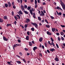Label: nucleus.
<instances>
[{
	"label": "nucleus",
	"instance_id": "obj_1",
	"mask_svg": "<svg viewBox=\"0 0 65 65\" xmlns=\"http://www.w3.org/2000/svg\"><path fill=\"white\" fill-rule=\"evenodd\" d=\"M31 24L33 25V26H35V27L36 28H38V25L36 24V23H33V22H30Z\"/></svg>",
	"mask_w": 65,
	"mask_h": 65
},
{
	"label": "nucleus",
	"instance_id": "obj_15",
	"mask_svg": "<svg viewBox=\"0 0 65 65\" xmlns=\"http://www.w3.org/2000/svg\"><path fill=\"white\" fill-rule=\"evenodd\" d=\"M17 46H16V45H14L13 46H12V47L13 48V49L14 50V47H17Z\"/></svg>",
	"mask_w": 65,
	"mask_h": 65
},
{
	"label": "nucleus",
	"instance_id": "obj_59",
	"mask_svg": "<svg viewBox=\"0 0 65 65\" xmlns=\"http://www.w3.org/2000/svg\"><path fill=\"white\" fill-rule=\"evenodd\" d=\"M19 54L21 56H22V53L21 52H19Z\"/></svg>",
	"mask_w": 65,
	"mask_h": 65
},
{
	"label": "nucleus",
	"instance_id": "obj_2",
	"mask_svg": "<svg viewBox=\"0 0 65 65\" xmlns=\"http://www.w3.org/2000/svg\"><path fill=\"white\" fill-rule=\"evenodd\" d=\"M60 3L63 9L64 10H65V5L64 4V3L63 2H62L61 3Z\"/></svg>",
	"mask_w": 65,
	"mask_h": 65
},
{
	"label": "nucleus",
	"instance_id": "obj_27",
	"mask_svg": "<svg viewBox=\"0 0 65 65\" xmlns=\"http://www.w3.org/2000/svg\"><path fill=\"white\" fill-rule=\"evenodd\" d=\"M19 12V13H20V14H23V12L21 11V10H20Z\"/></svg>",
	"mask_w": 65,
	"mask_h": 65
},
{
	"label": "nucleus",
	"instance_id": "obj_12",
	"mask_svg": "<svg viewBox=\"0 0 65 65\" xmlns=\"http://www.w3.org/2000/svg\"><path fill=\"white\" fill-rule=\"evenodd\" d=\"M36 49H37V47H34L33 48L34 51H35V50H36Z\"/></svg>",
	"mask_w": 65,
	"mask_h": 65
},
{
	"label": "nucleus",
	"instance_id": "obj_33",
	"mask_svg": "<svg viewBox=\"0 0 65 65\" xmlns=\"http://www.w3.org/2000/svg\"><path fill=\"white\" fill-rule=\"evenodd\" d=\"M45 22L46 23H47V24H48V22L47 21V20H46V19L45 20Z\"/></svg>",
	"mask_w": 65,
	"mask_h": 65
},
{
	"label": "nucleus",
	"instance_id": "obj_19",
	"mask_svg": "<svg viewBox=\"0 0 65 65\" xmlns=\"http://www.w3.org/2000/svg\"><path fill=\"white\" fill-rule=\"evenodd\" d=\"M0 22L1 23H3V20L1 18H0Z\"/></svg>",
	"mask_w": 65,
	"mask_h": 65
},
{
	"label": "nucleus",
	"instance_id": "obj_41",
	"mask_svg": "<svg viewBox=\"0 0 65 65\" xmlns=\"http://www.w3.org/2000/svg\"><path fill=\"white\" fill-rule=\"evenodd\" d=\"M60 26L61 27H62L63 28H64V27H65V26L64 25H61Z\"/></svg>",
	"mask_w": 65,
	"mask_h": 65
},
{
	"label": "nucleus",
	"instance_id": "obj_10",
	"mask_svg": "<svg viewBox=\"0 0 65 65\" xmlns=\"http://www.w3.org/2000/svg\"><path fill=\"white\" fill-rule=\"evenodd\" d=\"M4 20H8L7 17L6 16H5L4 17Z\"/></svg>",
	"mask_w": 65,
	"mask_h": 65
},
{
	"label": "nucleus",
	"instance_id": "obj_29",
	"mask_svg": "<svg viewBox=\"0 0 65 65\" xmlns=\"http://www.w3.org/2000/svg\"><path fill=\"white\" fill-rule=\"evenodd\" d=\"M41 13H42V15H43V16H44V13H43V11H41Z\"/></svg>",
	"mask_w": 65,
	"mask_h": 65
},
{
	"label": "nucleus",
	"instance_id": "obj_48",
	"mask_svg": "<svg viewBox=\"0 0 65 65\" xmlns=\"http://www.w3.org/2000/svg\"><path fill=\"white\" fill-rule=\"evenodd\" d=\"M24 8L26 9V8H27V5H25L24 6Z\"/></svg>",
	"mask_w": 65,
	"mask_h": 65
},
{
	"label": "nucleus",
	"instance_id": "obj_43",
	"mask_svg": "<svg viewBox=\"0 0 65 65\" xmlns=\"http://www.w3.org/2000/svg\"><path fill=\"white\" fill-rule=\"evenodd\" d=\"M40 8V9H41V10H43V8L42 7H41Z\"/></svg>",
	"mask_w": 65,
	"mask_h": 65
},
{
	"label": "nucleus",
	"instance_id": "obj_42",
	"mask_svg": "<svg viewBox=\"0 0 65 65\" xmlns=\"http://www.w3.org/2000/svg\"><path fill=\"white\" fill-rule=\"evenodd\" d=\"M56 45L57 47L58 48H59V45H58V44L57 43H56Z\"/></svg>",
	"mask_w": 65,
	"mask_h": 65
},
{
	"label": "nucleus",
	"instance_id": "obj_18",
	"mask_svg": "<svg viewBox=\"0 0 65 65\" xmlns=\"http://www.w3.org/2000/svg\"><path fill=\"white\" fill-rule=\"evenodd\" d=\"M29 46H31L32 45V43L31 42H29Z\"/></svg>",
	"mask_w": 65,
	"mask_h": 65
},
{
	"label": "nucleus",
	"instance_id": "obj_6",
	"mask_svg": "<svg viewBox=\"0 0 65 65\" xmlns=\"http://www.w3.org/2000/svg\"><path fill=\"white\" fill-rule=\"evenodd\" d=\"M3 39L4 40H5V41H7L8 40V39H7L6 38V37L5 36H3Z\"/></svg>",
	"mask_w": 65,
	"mask_h": 65
},
{
	"label": "nucleus",
	"instance_id": "obj_32",
	"mask_svg": "<svg viewBox=\"0 0 65 65\" xmlns=\"http://www.w3.org/2000/svg\"><path fill=\"white\" fill-rule=\"evenodd\" d=\"M24 28H27L28 27V26L27 24H25L24 26Z\"/></svg>",
	"mask_w": 65,
	"mask_h": 65
},
{
	"label": "nucleus",
	"instance_id": "obj_26",
	"mask_svg": "<svg viewBox=\"0 0 65 65\" xmlns=\"http://www.w3.org/2000/svg\"><path fill=\"white\" fill-rule=\"evenodd\" d=\"M31 9V7L30 6H28V7L27 8V10H29L30 9Z\"/></svg>",
	"mask_w": 65,
	"mask_h": 65
},
{
	"label": "nucleus",
	"instance_id": "obj_5",
	"mask_svg": "<svg viewBox=\"0 0 65 65\" xmlns=\"http://www.w3.org/2000/svg\"><path fill=\"white\" fill-rule=\"evenodd\" d=\"M7 4H8V6L9 7H11V4L10 3V2H7Z\"/></svg>",
	"mask_w": 65,
	"mask_h": 65
},
{
	"label": "nucleus",
	"instance_id": "obj_56",
	"mask_svg": "<svg viewBox=\"0 0 65 65\" xmlns=\"http://www.w3.org/2000/svg\"><path fill=\"white\" fill-rule=\"evenodd\" d=\"M18 42H21V40H20L19 39L18 40Z\"/></svg>",
	"mask_w": 65,
	"mask_h": 65
},
{
	"label": "nucleus",
	"instance_id": "obj_54",
	"mask_svg": "<svg viewBox=\"0 0 65 65\" xmlns=\"http://www.w3.org/2000/svg\"><path fill=\"white\" fill-rule=\"evenodd\" d=\"M13 8L14 9L15 8H16V7H15V6H14V5H13Z\"/></svg>",
	"mask_w": 65,
	"mask_h": 65
},
{
	"label": "nucleus",
	"instance_id": "obj_63",
	"mask_svg": "<svg viewBox=\"0 0 65 65\" xmlns=\"http://www.w3.org/2000/svg\"><path fill=\"white\" fill-rule=\"evenodd\" d=\"M42 47L43 49H44V46H43V45H42Z\"/></svg>",
	"mask_w": 65,
	"mask_h": 65
},
{
	"label": "nucleus",
	"instance_id": "obj_25",
	"mask_svg": "<svg viewBox=\"0 0 65 65\" xmlns=\"http://www.w3.org/2000/svg\"><path fill=\"white\" fill-rule=\"evenodd\" d=\"M17 63L19 64H20L21 63V62L20 61H17Z\"/></svg>",
	"mask_w": 65,
	"mask_h": 65
},
{
	"label": "nucleus",
	"instance_id": "obj_28",
	"mask_svg": "<svg viewBox=\"0 0 65 65\" xmlns=\"http://www.w3.org/2000/svg\"><path fill=\"white\" fill-rule=\"evenodd\" d=\"M11 24H8L6 26H7V27H9V26H11Z\"/></svg>",
	"mask_w": 65,
	"mask_h": 65
},
{
	"label": "nucleus",
	"instance_id": "obj_40",
	"mask_svg": "<svg viewBox=\"0 0 65 65\" xmlns=\"http://www.w3.org/2000/svg\"><path fill=\"white\" fill-rule=\"evenodd\" d=\"M17 21H15L14 23H13V24H15V25H16V24H17Z\"/></svg>",
	"mask_w": 65,
	"mask_h": 65
},
{
	"label": "nucleus",
	"instance_id": "obj_39",
	"mask_svg": "<svg viewBox=\"0 0 65 65\" xmlns=\"http://www.w3.org/2000/svg\"><path fill=\"white\" fill-rule=\"evenodd\" d=\"M45 45V47H47V44L46 43H44Z\"/></svg>",
	"mask_w": 65,
	"mask_h": 65
},
{
	"label": "nucleus",
	"instance_id": "obj_47",
	"mask_svg": "<svg viewBox=\"0 0 65 65\" xmlns=\"http://www.w3.org/2000/svg\"><path fill=\"white\" fill-rule=\"evenodd\" d=\"M12 15H14V12L13 11L12 12Z\"/></svg>",
	"mask_w": 65,
	"mask_h": 65
},
{
	"label": "nucleus",
	"instance_id": "obj_61",
	"mask_svg": "<svg viewBox=\"0 0 65 65\" xmlns=\"http://www.w3.org/2000/svg\"><path fill=\"white\" fill-rule=\"evenodd\" d=\"M42 22L43 23L44 22V19L43 20H42Z\"/></svg>",
	"mask_w": 65,
	"mask_h": 65
},
{
	"label": "nucleus",
	"instance_id": "obj_49",
	"mask_svg": "<svg viewBox=\"0 0 65 65\" xmlns=\"http://www.w3.org/2000/svg\"><path fill=\"white\" fill-rule=\"evenodd\" d=\"M56 35H58V36H59V35H60V34H59V33L57 32L56 33Z\"/></svg>",
	"mask_w": 65,
	"mask_h": 65
},
{
	"label": "nucleus",
	"instance_id": "obj_57",
	"mask_svg": "<svg viewBox=\"0 0 65 65\" xmlns=\"http://www.w3.org/2000/svg\"><path fill=\"white\" fill-rule=\"evenodd\" d=\"M24 50H25V51H28V48H25V49Z\"/></svg>",
	"mask_w": 65,
	"mask_h": 65
},
{
	"label": "nucleus",
	"instance_id": "obj_34",
	"mask_svg": "<svg viewBox=\"0 0 65 65\" xmlns=\"http://www.w3.org/2000/svg\"><path fill=\"white\" fill-rule=\"evenodd\" d=\"M37 0H35V4H37Z\"/></svg>",
	"mask_w": 65,
	"mask_h": 65
},
{
	"label": "nucleus",
	"instance_id": "obj_11",
	"mask_svg": "<svg viewBox=\"0 0 65 65\" xmlns=\"http://www.w3.org/2000/svg\"><path fill=\"white\" fill-rule=\"evenodd\" d=\"M29 11L30 14L31 15H33V12H32V10L31 9Z\"/></svg>",
	"mask_w": 65,
	"mask_h": 65
},
{
	"label": "nucleus",
	"instance_id": "obj_50",
	"mask_svg": "<svg viewBox=\"0 0 65 65\" xmlns=\"http://www.w3.org/2000/svg\"><path fill=\"white\" fill-rule=\"evenodd\" d=\"M7 63L8 64H9L10 65L11 64V63L10 62H7Z\"/></svg>",
	"mask_w": 65,
	"mask_h": 65
},
{
	"label": "nucleus",
	"instance_id": "obj_20",
	"mask_svg": "<svg viewBox=\"0 0 65 65\" xmlns=\"http://www.w3.org/2000/svg\"><path fill=\"white\" fill-rule=\"evenodd\" d=\"M29 36H27L26 38V40H29Z\"/></svg>",
	"mask_w": 65,
	"mask_h": 65
},
{
	"label": "nucleus",
	"instance_id": "obj_31",
	"mask_svg": "<svg viewBox=\"0 0 65 65\" xmlns=\"http://www.w3.org/2000/svg\"><path fill=\"white\" fill-rule=\"evenodd\" d=\"M51 39L52 42H54V39H53L52 37L51 38Z\"/></svg>",
	"mask_w": 65,
	"mask_h": 65
},
{
	"label": "nucleus",
	"instance_id": "obj_55",
	"mask_svg": "<svg viewBox=\"0 0 65 65\" xmlns=\"http://www.w3.org/2000/svg\"><path fill=\"white\" fill-rule=\"evenodd\" d=\"M57 9H60V8L58 6L57 7Z\"/></svg>",
	"mask_w": 65,
	"mask_h": 65
},
{
	"label": "nucleus",
	"instance_id": "obj_23",
	"mask_svg": "<svg viewBox=\"0 0 65 65\" xmlns=\"http://www.w3.org/2000/svg\"><path fill=\"white\" fill-rule=\"evenodd\" d=\"M45 26L46 27H47V28H50V25H45Z\"/></svg>",
	"mask_w": 65,
	"mask_h": 65
},
{
	"label": "nucleus",
	"instance_id": "obj_3",
	"mask_svg": "<svg viewBox=\"0 0 65 65\" xmlns=\"http://www.w3.org/2000/svg\"><path fill=\"white\" fill-rule=\"evenodd\" d=\"M21 8L22 11H24V10H25V8H24V6H23V5H21Z\"/></svg>",
	"mask_w": 65,
	"mask_h": 65
},
{
	"label": "nucleus",
	"instance_id": "obj_36",
	"mask_svg": "<svg viewBox=\"0 0 65 65\" xmlns=\"http://www.w3.org/2000/svg\"><path fill=\"white\" fill-rule=\"evenodd\" d=\"M17 16L18 17L19 19H20V16L19 15H17Z\"/></svg>",
	"mask_w": 65,
	"mask_h": 65
},
{
	"label": "nucleus",
	"instance_id": "obj_9",
	"mask_svg": "<svg viewBox=\"0 0 65 65\" xmlns=\"http://www.w3.org/2000/svg\"><path fill=\"white\" fill-rule=\"evenodd\" d=\"M47 34L48 35H51L52 34L50 32L47 31Z\"/></svg>",
	"mask_w": 65,
	"mask_h": 65
},
{
	"label": "nucleus",
	"instance_id": "obj_4",
	"mask_svg": "<svg viewBox=\"0 0 65 65\" xmlns=\"http://www.w3.org/2000/svg\"><path fill=\"white\" fill-rule=\"evenodd\" d=\"M26 23H28L29 22H30V19H29L26 18Z\"/></svg>",
	"mask_w": 65,
	"mask_h": 65
},
{
	"label": "nucleus",
	"instance_id": "obj_22",
	"mask_svg": "<svg viewBox=\"0 0 65 65\" xmlns=\"http://www.w3.org/2000/svg\"><path fill=\"white\" fill-rule=\"evenodd\" d=\"M39 21H41V18L40 17H38Z\"/></svg>",
	"mask_w": 65,
	"mask_h": 65
},
{
	"label": "nucleus",
	"instance_id": "obj_60",
	"mask_svg": "<svg viewBox=\"0 0 65 65\" xmlns=\"http://www.w3.org/2000/svg\"><path fill=\"white\" fill-rule=\"evenodd\" d=\"M43 5H45L46 4L45 3H42Z\"/></svg>",
	"mask_w": 65,
	"mask_h": 65
},
{
	"label": "nucleus",
	"instance_id": "obj_17",
	"mask_svg": "<svg viewBox=\"0 0 65 65\" xmlns=\"http://www.w3.org/2000/svg\"><path fill=\"white\" fill-rule=\"evenodd\" d=\"M14 18H15L16 21H17V19H19V18H18V17H16V16H14Z\"/></svg>",
	"mask_w": 65,
	"mask_h": 65
},
{
	"label": "nucleus",
	"instance_id": "obj_24",
	"mask_svg": "<svg viewBox=\"0 0 65 65\" xmlns=\"http://www.w3.org/2000/svg\"><path fill=\"white\" fill-rule=\"evenodd\" d=\"M5 6L6 7H8V4L6 3L5 4Z\"/></svg>",
	"mask_w": 65,
	"mask_h": 65
},
{
	"label": "nucleus",
	"instance_id": "obj_62",
	"mask_svg": "<svg viewBox=\"0 0 65 65\" xmlns=\"http://www.w3.org/2000/svg\"><path fill=\"white\" fill-rule=\"evenodd\" d=\"M16 56L17 57L19 58H21V57H20V56L19 55H16Z\"/></svg>",
	"mask_w": 65,
	"mask_h": 65
},
{
	"label": "nucleus",
	"instance_id": "obj_53",
	"mask_svg": "<svg viewBox=\"0 0 65 65\" xmlns=\"http://www.w3.org/2000/svg\"><path fill=\"white\" fill-rule=\"evenodd\" d=\"M39 55H40V56H41V57H42V54H41V53H39Z\"/></svg>",
	"mask_w": 65,
	"mask_h": 65
},
{
	"label": "nucleus",
	"instance_id": "obj_8",
	"mask_svg": "<svg viewBox=\"0 0 65 65\" xmlns=\"http://www.w3.org/2000/svg\"><path fill=\"white\" fill-rule=\"evenodd\" d=\"M55 61H56L57 62H58L59 61V59L58 58L55 57Z\"/></svg>",
	"mask_w": 65,
	"mask_h": 65
},
{
	"label": "nucleus",
	"instance_id": "obj_45",
	"mask_svg": "<svg viewBox=\"0 0 65 65\" xmlns=\"http://www.w3.org/2000/svg\"><path fill=\"white\" fill-rule=\"evenodd\" d=\"M35 8H36L37 7V4H35Z\"/></svg>",
	"mask_w": 65,
	"mask_h": 65
},
{
	"label": "nucleus",
	"instance_id": "obj_35",
	"mask_svg": "<svg viewBox=\"0 0 65 65\" xmlns=\"http://www.w3.org/2000/svg\"><path fill=\"white\" fill-rule=\"evenodd\" d=\"M31 30H32V31H34L35 29L34 28L32 27L31 28Z\"/></svg>",
	"mask_w": 65,
	"mask_h": 65
},
{
	"label": "nucleus",
	"instance_id": "obj_46",
	"mask_svg": "<svg viewBox=\"0 0 65 65\" xmlns=\"http://www.w3.org/2000/svg\"><path fill=\"white\" fill-rule=\"evenodd\" d=\"M52 44L53 46H55V44H54V43L53 42H52Z\"/></svg>",
	"mask_w": 65,
	"mask_h": 65
},
{
	"label": "nucleus",
	"instance_id": "obj_37",
	"mask_svg": "<svg viewBox=\"0 0 65 65\" xmlns=\"http://www.w3.org/2000/svg\"><path fill=\"white\" fill-rule=\"evenodd\" d=\"M22 60L24 62V63H26V61H25V59H22Z\"/></svg>",
	"mask_w": 65,
	"mask_h": 65
},
{
	"label": "nucleus",
	"instance_id": "obj_58",
	"mask_svg": "<svg viewBox=\"0 0 65 65\" xmlns=\"http://www.w3.org/2000/svg\"><path fill=\"white\" fill-rule=\"evenodd\" d=\"M47 52L48 53H50V51H49V50H47Z\"/></svg>",
	"mask_w": 65,
	"mask_h": 65
},
{
	"label": "nucleus",
	"instance_id": "obj_38",
	"mask_svg": "<svg viewBox=\"0 0 65 65\" xmlns=\"http://www.w3.org/2000/svg\"><path fill=\"white\" fill-rule=\"evenodd\" d=\"M61 39L63 41V40H64V38H63V37H61Z\"/></svg>",
	"mask_w": 65,
	"mask_h": 65
},
{
	"label": "nucleus",
	"instance_id": "obj_30",
	"mask_svg": "<svg viewBox=\"0 0 65 65\" xmlns=\"http://www.w3.org/2000/svg\"><path fill=\"white\" fill-rule=\"evenodd\" d=\"M58 39L59 41H60V40H61V38L59 37H58Z\"/></svg>",
	"mask_w": 65,
	"mask_h": 65
},
{
	"label": "nucleus",
	"instance_id": "obj_52",
	"mask_svg": "<svg viewBox=\"0 0 65 65\" xmlns=\"http://www.w3.org/2000/svg\"><path fill=\"white\" fill-rule=\"evenodd\" d=\"M27 34H28V35H30V34H29V32L28 31L27 32Z\"/></svg>",
	"mask_w": 65,
	"mask_h": 65
},
{
	"label": "nucleus",
	"instance_id": "obj_16",
	"mask_svg": "<svg viewBox=\"0 0 65 65\" xmlns=\"http://www.w3.org/2000/svg\"><path fill=\"white\" fill-rule=\"evenodd\" d=\"M52 31L54 32L55 31V30H56V28H52Z\"/></svg>",
	"mask_w": 65,
	"mask_h": 65
},
{
	"label": "nucleus",
	"instance_id": "obj_64",
	"mask_svg": "<svg viewBox=\"0 0 65 65\" xmlns=\"http://www.w3.org/2000/svg\"><path fill=\"white\" fill-rule=\"evenodd\" d=\"M12 5H14V2H13L12 3Z\"/></svg>",
	"mask_w": 65,
	"mask_h": 65
},
{
	"label": "nucleus",
	"instance_id": "obj_7",
	"mask_svg": "<svg viewBox=\"0 0 65 65\" xmlns=\"http://www.w3.org/2000/svg\"><path fill=\"white\" fill-rule=\"evenodd\" d=\"M50 51L51 52H53L54 51H55V49H54V48H52V49H50Z\"/></svg>",
	"mask_w": 65,
	"mask_h": 65
},
{
	"label": "nucleus",
	"instance_id": "obj_21",
	"mask_svg": "<svg viewBox=\"0 0 65 65\" xmlns=\"http://www.w3.org/2000/svg\"><path fill=\"white\" fill-rule=\"evenodd\" d=\"M60 34L62 36L64 35V33L62 31L61 32V33H60Z\"/></svg>",
	"mask_w": 65,
	"mask_h": 65
},
{
	"label": "nucleus",
	"instance_id": "obj_44",
	"mask_svg": "<svg viewBox=\"0 0 65 65\" xmlns=\"http://www.w3.org/2000/svg\"><path fill=\"white\" fill-rule=\"evenodd\" d=\"M61 14H62V13L61 12H59V15H61Z\"/></svg>",
	"mask_w": 65,
	"mask_h": 65
},
{
	"label": "nucleus",
	"instance_id": "obj_14",
	"mask_svg": "<svg viewBox=\"0 0 65 65\" xmlns=\"http://www.w3.org/2000/svg\"><path fill=\"white\" fill-rule=\"evenodd\" d=\"M43 38L42 37L40 38L39 39V41L40 42H41V41H42Z\"/></svg>",
	"mask_w": 65,
	"mask_h": 65
},
{
	"label": "nucleus",
	"instance_id": "obj_51",
	"mask_svg": "<svg viewBox=\"0 0 65 65\" xmlns=\"http://www.w3.org/2000/svg\"><path fill=\"white\" fill-rule=\"evenodd\" d=\"M38 11H39V14H40V10H39V9L38 10Z\"/></svg>",
	"mask_w": 65,
	"mask_h": 65
},
{
	"label": "nucleus",
	"instance_id": "obj_13",
	"mask_svg": "<svg viewBox=\"0 0 65 65\" xmlns=\"http://www.w3.org/2000/svg\"><path fill=\"white\" fill-rule=\"evenodd\" d=\"M23 12H24V13H25V14H28V11H26L25 10H24L23 11Z\"/></svg>",
	"mask_w": 65,
	"mask_h": 65
}]
</instances>
